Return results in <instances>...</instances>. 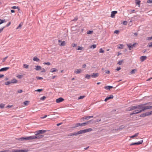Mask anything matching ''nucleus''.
<instances>
[{
    "mask_svg": "<svg viewBox=\"0 0 152 152\" xmlns=\"http://www.w3.org/2000/svg\"><path fill=\"white\" fill-rule=\"evenodd\" d=\"M147 104H140L136 106H132L128 108V111H132L136 109L137 110H134L131 115L136 114L143 111L145 110L151 108L152 106H145Z\"/></svg>",
    "mask_w": 152,
    "mask_h": 152,
    "instance_id": "f257e3e1",
    "label": "nucleus"
},
{
    "mask_svg": "<svg viewBox=\"0 0 152 152\" xmlns=\"http://www.w3.org/2000/svg\"><path fill=\"white\" fill-rule=\"evenodd\" d=\"M152 114V111L149 112H146L141 114L140 115V117H144L146 116Z\"/></svg>",
    "mask_w": 152,
    "mask_h": 152,
    "instance_id": "f03ea898",
    "label": "nucleus"
},
{
    "mask_svg": "<svg viewBox=\"0 0 152 152\" xmlns=\"http://www.w3.org/2000/svg\"><path fill=\"white\" fill-rule=\"evenodd\" d=\"M46 132V130H39L35 132V135L38 134H42Z\"/></svg>",
    "mask_w": 152,
    "mask_h": 152,
    "instance_id": "7ed1b4c3",
    "label": "nucleus"
},
{
    "mask_svg": "<svg viewBox=\"0 0 152 152\" xmlns=\"http://www.w3.org/2000/svg\"><path fill=\"white\" fill-rule=\"evenodd\" d=\"M28 151V149L14 150L12 152H27Z\"/></svg>",
    "mask_w": 152,
    "mask_h": 152,
    "instance_id": "20e7f679",
    "label": "nucleus"
},
{
    "mask_svg": "<svg viewBox=\"0 0 152 152\" xmlns=\"http://www.w3.org/2000/svg\"><path fill=\"white\" fill-rule=\"evenodd\" d=\"M34 136V139H40L43 138L44 137L43 135L38 134V135H35Z\"/></svg>",
    "mask_w": 152,
    "mask_h": 152,
    "instance_id": "39448f33",
    "label": "nucleus"
},
{
    "mask_svg": "<svg viewBox=\"0 0 152 152\" xmlns=\"http://www.w3.org/2000/svg\"><path fill=\"white\" fill-rule=\"evenodd\" d=\"M143 140H141L140 141H138L137 142H135L134 143H132L130 144L131 145H139L142 144L143 142Z\"/></svg>",
    "mask_w": 152,
    "mask_h": 152,
    "instance_id": "423d86ee",
    "label": "nucleus"
},
{
    "mask_svg": "<svg viewBox=\"0 0 152 152\" xmlns=\"http://www.w3.org/2000/svg\"><path fill=\"white\" fill-rule=\"evenodd\" d=\"M64 100V99L61 97H60L56 99V102L57 103L61 102Z\"/></svg>",
    "mask_w": 152,
    "mask_h": 152,
    "instance_id": "0eeeda50",
    "label": "nucleus"
},
{
    "mask_svg": "<svg viewBox=\"0 0 152 152\" xmlns=\"http://www.w3.org/2000/svg\"><path fill=\"white\" fill-rule=\"evenodd\" d=\"M58 42L61 43L59 45L61 46H64L65 45L66 43L64 41H62L61 40H59L58 41Z\"/></svg>",
    "mask_w": 152,
    "mask_h": 152,
    "instance_id": "6e6552de",
    "label": "nucleus"
},
{
    "mask_svg": "<svg viewBox=\"0 0 152 152\" xmlns=\"http://www.w3.org/2000/svg\"><path fill=\"white\" fill-rule=\"evenodd\" d=\"M113 98V95H110V96H108L106 98L104 99L105 102H107V100Z\"/></svg>",
    "mask_w": 152,
    "mask_h": 152,
    "instance_id": "1a4fd4ad",
    "label": "nucleus"
},
{
    "mask_svg": "<svg viewBox=\"0 0 152 152\" xmlns=\"http://www.w3.org/2000/svg\"><path fill=\"white\" fill-rule=\"evenodd\" d=\"M18 140H19V141H22L24 140H28L27 137H22L18 139Z\"/></svg>",
    "mask_w": 152,
    "mask_h": 152,
    "instance_id": "9d476101",
    "label": "nucleus"
},
{
    "mask_svg": "<svg viewBox=\"0 0 152 152\" xmlns=\"http://www.w3.org/2000/svg\"><path fill=\"white\" fill-rule=\"evenodd\" d=\"M117 13V11H113L111 12V18H114L115 16V15Z\"/></svg>",
    "mask_w": 152,
    "mask_h": 152,
    "instance_id": "9b49d317",
    "label": "nucleus"
},
{
    "mask_svg": "<svg viewBox=\"0 0 152 152\" xmlns=\"http://www.w3.org/2000/svg\"><path fill=\"white\" fill-rule=\"evenodd\" d=\"M34 69L36 71L40 70L42 69V67L41 66L38 65L35 66Z\"/></svg>",
    "mask_w": 152,
    "mask_h": 152,
    "instance_id": "f8f14e48",
    "label": "nucleus"
},
{
    "mask_svg": "<svg viewBox=\"0 0 152 152\" xmlns=\"http://www.w3.org/2000/svg\"><path fill=\"white\" fill-rule=\"evenodd\" d=\"M93 117V116H85L83 117L82 119L83 120H85V119L88 120L90 118H92Z\"/></svg>",
    "mask_w": 152,
    "mask_h": 152,
    "instance_id": "ddd939ff",
    "label": "nucleus"
},
{
    "mask_svg": "<svg viewBox=\"0 0 152 152\" xmlns=\"http://www.w3.org/2000/svg\"><path fill=\"white\" fill-rule=\"evenodd\" d=\"M30 103V102L28 101H24L23 104H24L23 105V107H24L25 106H27Z\"/></svg>",
    "mask_w": 152,
    "mask_h": 152,
    "instance_id": "4468645a",
    "label": "nucleus"
},
{
    "mask_svg": "<svg viewBox=\"0 0 152 152\" xmlns=\"http://www.w3.org/2000/svg\"><path fill=\"white\" fill-rule=\"evenodd\" d=\"M82 71L81 69H76L75 70L74 73L75 74H79L81 73Z\"/></svg>",
    "mask_w": 152,
    "mask_h": 152,
    "instance_id": "2eb2a0df",
    "label": "nucleus"
},
{
    "mask_svg": "<svg viewBox=\"0 0 152 152\" xmlns=\"http://www.w3.org/2000/svg\"><path fill=\"white\" fill-rule=\"evenodd\" d=\"M147 58V57L145 56H142L140 57V59L142 61H143L145 60Z\"/></svg>",
    "mask_w": 152,
    "mask_h": 152,
    "instance_id": "dca6fc26",
    "label": "nucleus"
},
{
    "mask_svg": "<svg viewBox=\"0 0 152 152\" xmlns=\"http://www.w3.org/2000/svg\"><path fill=\"white\" fill-rule=\"evenodd\" d=\"M9 67H6L4 68H3L1 69H0V72H2V71H6L9 69Z\"/></svg>",
    "mask_w": 152,
    "mask_h": 152,
    "instance_id": "f3484780",
    "label": "nucleus"
},
{
    "mask_svg": "<svg viewBox=\"0 0 152 152\" xmlns=\"http://www.w3.org/2000/svg\"><path fill=\"white\" fill-rule=\"evenodd\" d=\"M79 131V134H82L83 133H85L88 132L87 129L83 130H80Z\"/></svg>",
    "mask_w": 152,
    "mask_h": 152,
    "instance_id": "a211bd4d",
    "label": "nucleus"
},
{
    "mask_svg": "<svg viewBox=\"0 0 152 152\" xmlns=\"http://www.w3.org/2000/svg\"><path fill=\"white\" fill-rule=\"evenodd\" d=\"M18 81L15 78L13 79L12 80L11 82L13 83H18Z\"/></svg>",
    "mask_w": 152,
    "mask_h": 152,
    "instance_id": "6ab92c4d",
    "label": "nucleus"
},
{
    "mask_svg": "<svg viewBox=\"0 0 152 152\" xmlns=\"http://www.w3.org/2000/svg\"><path fill=\"white\" fill-rule=\"evenodd\" d=\"M79 131H78L77 132H74V133H72L71 134V136H73V135H75V136H77V135L80 134H79Z\"/></svg>",
    "mask_w": 152,
    "mask_h": 152,
    "instance_id": "aec40b11",
    "label": "nucleus"
},
{
    "mask_svg": "<svg viewBox=\"0 0 152 152\" xmlns=\"http://www.w3.org/2000/svg\"><path fill=\"white\" fill-rule=\"evenodd\" d=\"M91 120H90L89 121H88L86 123H83L81 124L80 125H81V126H85V125L88 124V123H90L91 122Z\"/></svg>",
    "mask_w": 152,
    "mask_h": 152,
    "instance_id": "412c9836",
    "label": "nucleus"
},
{
    "mask_svg": "<svg viewBox=\"0 0 152 152\" xmlns=\"http://www.w3.org/2000/svg\"><path fill=\"white\" fill-rule=\"evenodd\" d=\"M113 88V87L112 86H106L104 87V88L106 90H110V89Z\"/></svg>",
    "mask_w": 152,
    "mask_h": 152,
    "instance_id": "4be33fe9",
    "label": "nucleus"
},
{
    "mask_svg": "<svg viewBox=\"0 0 152 152\" xmlns=\"http://www.w3.org/2000/svg\"><path fill=\"white\" fill-rule=\"evenodd\" d=\"M33 60L34 61H36L37 62L39 61V59L36 56H34L33 58Z\"/></svg>",
    "mask_w": 152,
    "mask_h": 152,
    "instance_id": "5701e85b",
    "label": "nucleus"
},
{
    "mask_svg": "<svg viewBox=\"0 0 152 152\" xmlns=\"http://www.w3.org/2000/svg\"><path fill=\"white\" fill-rule=\"evenodd\" d=\"M28 140H34V136H30L27 137Z\"/></svg>",
    "mask_w": 152,
    "mask_h": 152,
    "instance_id": "b1692460",
    "label": "nucleus"
},
{
    "mask_svg": "<svg viewBox=\"0 0 152 152\" xmlns=\"http://www.w3.org/2000/svg\"><path fill=\"white\" fill-rule=\"evenodd\" d=\"M140 2L141 1L140 0H135L136 4L138 5L139 7H140Z\"/></svg>",
    "mask_w": 152,
    "mask_h": 152,
    "instance_id": "393cba45",
    "label": "nucleus"
},
{
    "mask_svg": "<svg viewBox=\"0 0 152 152\" xmlns=\"http://www.w3.org/2000/svg\"><path fill=\"white\" fill-rule=\"evenodd\" d=\"M124 47V45L122 44H119L118 45V48L119 49H122Z\"/></svg>",
    "mask_w": 152,
    "mask_h": 152,
    "instance_id": "a878e982",
    "label": "nucleus"
},
{
    "mask_svg": "<svg viewBox=\"0 0 152 152\" xmlns=\"http://www.w3.org/2000/svg\"><path fill=\"white\" fill-rule=\"evenodd\" d=\"M98 76V73H93L91 75V76L93 77H96Z\"/></svg>",
    "mask_w": 152,
    "mask_h": 152,
    "instance_id": "bb28decb",
    "label": "nucleus"
},
{
    "mask_svg": "<svg viewBox=\"0 0 152 152\" xmlns=\"http://www.w3.org/2000/svg\"><path fill=\"white\" fill-rule=\"evenodd\" d=\"M127 45L128 47L130 50H131V48H133V46H132V45L131 44H127Z\"/></svg>",
    "mask_w": 152,
    "mask_h": 152,
    "instance_id": "cd10ccee",
    "label": "nucleus"
},
{
    "mask_svg": "<svg viewBox=\"0 0 152 152\" xmlns=\"http://www.w3.org/2000/svg\"><path fill=\"white\" fill-rule=\"evenodd\" d=\"M58 70L56 69V68H52L50 70V72H57Z\"/></svg>",
    "mask_w": 152,
    "mask_h": 152,
    "instance_id": "c85d7f7f",
    "label": "nucleus"
},
{
    "mask_svg": "<svg viewBox=\"0 0 152 152\" xmlns=\"http://www.w3.org/2000/svg\"><path fill=\"white\" fill-rule=\"evenodd\" d=\"M138 134H139V133H136L134 135H133V136H130V138H134V137H136L138 135Z\"/></svg>",
    "mask_w": 152,
    "mask_h": 152,
    "instance_id": "c756f323",
    "label": "nucleus"
},
{
    "mask_svg": "<svg viewBox=\"0 0 152 152\" xmlns=\"http://www.w3.org/2000/svg\"><path fill=\"white\" fill-rule=\"evenodd\" d=\"M137 71L136 69H134L132 70L130 72V73L131 74H134Z\"/></svg>",
    "mask_w": 152,
    "mask_h": 152,
    "instance_id": "7c9ffc66",
    "label": "nucleus"
},
{
    "mask_svg": "<svg viewBox=\"0 0 152 152\" xmlns=\"http://www.w3.org/2000/svg\"><path fill=\"white\" fill-rule=\"evenodd\" d=\"M123 63V60L119 61H118V64L119 65H121Z\"/></svg>",
    "mask_w": 152,
    "mask_h": 152,
    "instance_id": "2f4dec72",
    "label": "nucleus"
},
{
    "mask_svg": "<svg viewBox=\"0 0 152 152\" xmlns=\"http://www.w3.org/2000/svg\"><path fill=\"white\" fill-rule=\"evenodd\" d=\"M5 104H0V108H3L4 107Z\"/></svg>",
    "mask_w": 152,
    "mask_h": 152,
    "instance_id": "473e14b6",
    "label": "nucleus"
},
{
    "mask_svg": "<svg viewBox=\"0 0 152 152\" xmlns=\"http://www.w3.org/2000/svg\"><path fill=\"white\" fill-rule=\"evenodd\" d=\"M23 67L27 69L28 67V65H27L26 64H24L23 65Z\"/></svg>",
    "mask_w": 152,
    "mask_h": 152,
    "instance_id": "72a5a7b5",
    "label": "nucleus"
},
{
    "mask_svg": "<svg viewBox=\"0 0 152 152\" xmlns=\"http://www.w3.org/2000/svg\"><path fill=\"white\" fill-rule=\"evenodd\" d=\"M91 77V75H88V74H87L85 76V78H87V79H89Z\"/></svg>",
    "mask_w": 152,
    "mask_h": 152,
    "instance_id": "f704fd0d",
    "label": "nucleus"
},
{
    "mask_svg": "<svg viewBox=\"0 0 152 152\" xmlns=\"http://www.w3.org/2000/svg\"><path fill=\"white\" fill-rule=\"evenodd\" d=\"M11 83H12L11 82H11L8 81V82H6L5 83V84L6 85H8L11 84Z\"/></svg>",
    "mask_w": 152,
    "mask_h": 152,
    "instance_id": "c9c22d12",
    "label": "nucleus"
},
{
    "mask_svg": "<svg viewBox=\"0 0 152 152\" xmlns=\"http://www.w3.org/2000/svg\"><path fill=\"white\" fill-rule=\"evenodd\" d=\"M96 47V45H91L90 47V48H95Z\"/></svg>",
    "mask_w": 152,
    "mask_h": 152,
    "instance_id": "e433bc0d",
    "label": "nucleus"
},
{
    "mask_svg": "<svg viewBox=\"0 0 152 152\" xmlns=\"http://www.w3.org/2000/svg\"><path fill=\"white\" fill-rule=\"evenodd\" d=\"M85 97V96H81L79 97L78 98V99H83Z\"/></svg>",
    "mask_w": 152,
    "mask_h": 152,
    "instance_id": "4c0bfd02",
    "label": "nucleus"
},
{
    "mask_svg": "<svg viewBox=\"0 0 152 152\" xmlns=\"http://www.w3.org/2000/svg\"><path fill=\"white\" fill-rule=\"evenodd\" d=\"M80 124H80V123H77L75 124V127H78L80 126H81Z\"/></svg>",
    "mask_w": 152,
    "mask_h": 152,
    "instance_id": "58836bf2",
    "label": "nucleus"
},
{
    "mask_svg": "<svg viewBox=\"0 0 152 152\" xmlns=\"http://www.w3.org/2000/svg\"><path fill=\"white\" fill-rule=\"evenodd\" d=\"M148 47H152V42L149 43L148 44Z\"/></svg>",
    "mask_w": 152,
    "mask_h": 152,
    "instance_id": "ea45409f",
    "label": "nucleus"
},
{
    "mask_svg": "<svg viewBox=\"0 0 152 152\" xmlns=\"http://www.w3.org/2000/svg\"><path fill=\"white\" fill-rule=\"evenodd\" d=\"M83 48L82 47L79 46L78 47L77 49V50H82Z\"/></svg>",
    "mask_w": 152,
    "mask_h": 152,
    "instance_id": "a19ab883",
    "label": "nucleus"
},
{
    "mask_svg": "<svg viewBox=\"0 0 152 152\" xmlns=\"http://www.w3.org/2000/svg\"><path fill=\"white\" fill-rule=\"evenodd\" d=\"M36 78L37 80H42L43 79L42 77L38 76L36 77Z\"/></svg>",
    "mask_w": 152,
    "mask_h": 152,
    "instance_id": "79ce46f5",
    "label": "nucleus"
},
{
    "mask_svg": "<svg viewBox=\"0 0 152 152\" xmlns=\"http://www.w3.org/2000/svg\"><path fill=\"white\" fill-rule=\"evenodd\" d=\"M99 52L100 53H104V50H103L102 48H100L99 49Z\"/></svg>",
    "mask_w": 152,
    "mask_h": 152,
    "instance_id": "37998d69",
    "label": "nucleus"
},
{
    "mask_svg": "<svg viewBox=\"0 0 152 152\" xmlns=\"http://www.w3.org/2000/svg\"><path fill=\"white\" fill-rule=\"evenodd\" d=\"M43 64L45 65H50V63L49 62L47 63L44 62L43 63Z\"/></svg>",
    "mask_w": 152,
    "mask_h": 152,
    "instance_id": "c03bdc74",
    "label": "nucleus"
},
{
    "mask_svg": "<svg viewBox=\"0 0 152 152\" xmlns=\"http://www.w3.org/2000/svg\"><path fill=\"white\" fill-rule=\"evenodd\" d=\"M22 24H21L20 23L19 24L17 28L16 29H18L19 28H21V27L22 26Z\"/></svg>",
    "mask_w": 152,
    "mask_h": 152,
    "instance_id": "a18cd8bd",
    "label": "nucleus"
},
{
    "mask_svg": "<svg viewBox=\"0 0 152 152\" xmlns=\"http://www.w3.org/2000/svg\"><path fill=\"white\" fill-rule=\"evenodd\" d=\"M87 129L88 132H91V131H92V129L91 128H89Z\"/></svg>",
    "mask_w": 152,
    "mask_h": 152,
    "instance_id": "49530a36",
    "label": "nucleus"
},
{
    "mask_svg": "<svg viewBox=\"0 0 152 152\" xmlns=\"http://www.w3.org/2000/svg\"><path fill=\"white\" fill-rule=\"evenodd\" d=\"M93 32V31H89L87 32V34H91Z\"/></svg>",
    "mask_w": 152,
    "mask_h": 152,
    "instance_id": "de8ad7c7",
    "label": "nucleus"
},
{
    "mask_svg": "<svg viewBox=\"0 0 152 152\" xmlns=\"http://www.w3.org/2000/svg\"><path fill=\"white\" fill-rule=\"evenodd\" d=\"M41 70V72H45L46 71L45 69L44 68H42V69Z\"/></svg>",
    "mask_w": 152,
    "mask_h": 152,
    "instance_id": "09e8293b",
    "label": "nucleus"
},
{
    "mask_svg": "<svg viewBox=\"0 0 152 152\" xmlns=\"http://www.w3.org/2000/svg\"><path fill=\"white\" fill-rule=\"evenodd\" d=\"M71 46L73 47H75L77 45L75 43H73L72 44Z\"/></svg>",
    "mask_w": 152,
    "mask_h": 152,
    "instance_id": "8fccbe9b",
    "label": "nucleus"
},
{
    "mask_svg": "<svg viewBox=\"0 0 152 152\" xmlns=\"http://www.w3.org/2000/svg\"><path fill=\"white\" fill-rule=\"evenodd\" d=\"M4 20H2L1 19H0V25L2 23H4Z\"/></svg>",
    "mask_w": 152,
    "mask_h": 152,
    "instance_id": "3c124183",
    "label": "nucleus"
},
{
    "mask_svg": "<svg viewBox=\"0 0 152 152\" xmlns=\"http://www.w3.org/2000/svg\"><path fill=\"white\" fill-rule=\"evenodd\" d=\"M46 98V97L45 96H43L40 98V99L44 100Z\"/></svg>",
    "mask_w": 152,
    "mask_h": 152,
    "instance_id": "603ef678",
    "label": "nucleus"
},
{
    "mask_svg": "<svg viewBox=\"0 0 152 152\" xmlns=\"http://www.w3.org/2000/svg\"><path fill=\"white\" fill-rule=\"evenodd\" d=\"M151 39H152V36L151 37H148L147 38V39L148 40H151Z\"/></svg>",
    "mask_w": 152,
    "mask_h": 152,
    "instance_id": "864d4df0",
    "label": "nucleus"
},
{
    "mask_svg": "<svg viewBox=\"0 0 152 152\" xmlns=\"http://www.w3.org/2000/svg\"><path fill=\"white\" fill-rule=\"evenodd\" d=\"M17 77L18 78L20 79L22 77V76L21 75H18L17 76Z\"/></svg>",
    "mask_w": 152,
    "mask_h": 152,
    "instance_id": "5fc2aeb1",
    "label": "nucleus"
},
{
    "mask_svg": "<svg viewBox=\"0 0 152 152\" xmlns=\"http://www.w3.org/2000/svg\"><path fill=\"white\" fill-rule=\"evenodd\" d=\"M147 2L148 3H150V4L152 3V0H148L147 1Z\"/></svg>",
    "mask_w": 152,
    "mask_h": 152,
    "instance_id": "6e6d98bb",
    "label": "nucleus"
},
{
    "mask_svg": "<svg viewBox=\"0 0 152 152\" xmlns=\"http://www.w3.org/2000/svg\"><path fill=\"white\" fill-rule=\"evenodd\" d=\"M123 24L125 25H126L127 24V22L125 21H124Z\"/></svg>",
    "mask_w": 152,
    "mask_h": 152,
    "instance_id": "4d7b16f0",
    "label": "nucleus"
},
{
    "mask_svg": "<svg viewBox=\"0 0 152 152\" xmlns=\"http://www.w3.org/2000/svg\"><path fill=\"white\" fill-rule=\"evenodd\" d=\"M77 20V18H75L74 19H73L72 21H76Z\"/></svg>",
    "mask_w": 152,
    "mask_h": 152,
    "instance_id": "13d9d810",
    "label": "nucleus"
},
{
    "mask_svg": "<svg viewBox=\"0 0 152 152\" xmlns=\"http://www.w3.org/2000/svg\"><path fill=\"white\" fill-rule=\"evenodd\" d=\"M2 152H12L10 151L9 150H4V151H2Z\"/></svg>",
    "mask_w": 152,
    "mask_h": 152,
    "instance_id": "bf43d9fd",
    "label": "nucleus"
},
{
    "mask_svg": "<svg viewBox=\"0 0 152 152\" xmlns=\"http://www.w3.org/2000/svg\"><path fill=\"white\" fill-rule=\"evenodd\" d=\"M42 91V90L41 89H38L35 90V91H39V92H41V91Z\"/></svg>",
    "mask_w": 152,
    "mask_h": 152,
    "instance_id": "052dcab7",
    "label": "nucleus"
},
{
    "mask_svg": "<svg viewBox=\"0 0 152 152\" xmlns=\"http://www.w3.org/2000/svg\"><path fill=\"white\" fill-rule=\"evenodd\" d=\"M7 58V57H5L3 59V62H4L5 61V60Z\"/></svg>",
    "mask_w": 152,
    "mask_h": 152,
    "instance_id": "680f3d73",
    "label": "nucleus"
},
{
    "mask_svg": "<svg viewBox=\"0 0 152 152\" xmlns=\"http://www.w3.org/2000/svg\"><path fill=\"white\" fill-rule=\"evenodd\" d=\"M47 116V115H45L43 117H41L40 118L41 119H44V118H46Z\"/></svg>",
    "mask_w": 152,
    "mask_h": 152,
    "instance_id": "e2e57ef3",
    "label": "nucleus"
},
{
    "mask_svg": "<svg viewBox=\"0 0 152 152\" xmlns=\"http://www.w3.org/2000/svg\"><path fill=\"white\" fill-rule=\"evenodd\" d=\"M23 92V91L22 90H20L18 91V93H21Z\"/></svg>",
    "mask_w": 152,
    "mask_h": 152,
    "instance_id": "0e129e2a",
    "label": "nucleus"
},
{
    "mask_svg": "<svg viewBox=\"0 0 152 152\" xmlns=\"http://www.w3.org/2000/svg\"><path fill=\"white\" fill-rule=\"evenodd\" d=\"M18 8V7H16L15 6H13L12 7V8H13V9H17V8Z\"/></svg>",
    "mask_w": 152,
    "mask_h": 152,
    "instance_id": "69168bd1",
    "label": "nucleus"
},
{
    "mask_svg": "<svg viewBox=\"0 0 152 152\" xmlns=\"http://www.w3.org/2000/svg\"><path fill=\"white\" fill-rule=\"evenodd\" d=\"M86 64H84L82 65V67L83 68H85L86 67Z\"/></svg>",
    "mask_w": 152,
    "mask_h": 152,
    "instance_id": "338daca9",
    "label": "nucleus"
},
{
    "mask_svg": "<svg viewBox=\"0 0 152 152\" xmlns=\"http://www.w3.org/2000/svg\"><path fill=\"white\" fill-rule=\"evenodd\" d=\"M119 33V31L118 30H115L114 31V33L117 34H118Z\"/></svg>",
    "mask_w": 152,
    "mask_h": 152,
    "instance_id": "774afa93",
    "label": "nucleus"
}]
</instances>
